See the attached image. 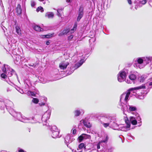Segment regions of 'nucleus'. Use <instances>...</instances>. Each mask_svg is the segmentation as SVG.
Segmentation results:
<instances>
[{
	"label": "nucleus",
	"instance_id": "37998d69",
	"mask_svg": "<svg viewBox=\"0 0 152 152\" xmlns=\"http://www.w3.org/2000/svg\"><path fill=\"white\" fill-rule=\"evenodd\" d=\"M36 5L35 2L34 1H31V5L32 7H34Z\"/></svg>",
	"mask_w": 152,
	"mask_h": 152
},
{
	"label": "nucleus",
	"instance_id": "c85d7f7f",
	"mask_svg": "<svg viewBox=\"0 0 152 152\" xmlns=\"http://www.w3.org/2000/svg\"><path fill=\"white\" fill-rule=\"evenodd\" d=\"M63 10V9H58L57 10V15L59 17H61V12Z\"/></svg>",
	"mask_w": 152,
	"mask_h": 152
},
{
	"label": "nucleus",
	"instance_id": "f257e3e1",
	"mask_svg": "<svg viewBox=\"0 0 152 152\" xmlns=\"http://www.w3.org/2000/svg\"><path fill=\"white\" fill-rule=\"evenodd\" d=\"M9 113L14 117L16 118L17 120L23 123L31 122V121L34 120V119L37 118L39 116L38 115L34 116L32 117L29 118H27L25 116H22L20 113L16 112L14 110H12L11 112L9 111Z\"/></svg>",
	"mask_w": 152,
	"mask_h": 152
},
{
	"label": "nucleus",
	"instance_id": "f704fd0d",
	"mask_svg": "<svg viewBox=\"0 0 152 152\" xmlns=\"http://www.w3.org/2000/svg\"><path fill=\"white\" fill-rule=\"evenodd\" d=\"M36 11L37 12L41 11V12H42L44 11L43 8L41 6L38 7L36 9Z\"/></svg>",
	"mask_w": 152,
	"mask_h": 152
},
{
	"label": "nucleus",
	"instance_id": "4c0bfd02",
	"mask_svg": "<svg viewBox=\"0 0 152 152\" xmlns=\"http://www.w3.org/2000/svg\"><path fill=\"white\" fill-rule=\"evenodd\" d=\"M28 94L31 95V96H36L35 94L33 92L28 91Z\"/></svg>",
	"mask_w": 152,
	"mask_h": 152
},
{
	"label": "nucleus",
	"instance_id": "2f4dec72",
	"mask_svg": "<svg viewBox=\"0 0 152 152\" xmlns=\"http://www.w3.org/2000/svg\"><path fill=\"white\" fill-rule=\"evenodd\" d=\"M77 24H75L74 25V26L72 29H71L70 30V32L71 33H72L74 31H75L77 29Z\"/></svg>",
	"mask_w": 152,
	"mask_h": 152
},
{
	"label": "nucleus",
	"instance_id": "c756f323",
	"mask_svg": "<svg viewBox=\"0 0 152 152\" xmlns=\"http://www.w3.org/2000/svg\"><path fill=\"white\" fill-rule=\"evenodd\" d=\"M84 125L86 127L90 128L91 127V125L89 122H87L85 121H83V122Z\"/></svg>",
	"mask_w": 152,
	"mask_h": 152
},
{
	"label": "nucleus",
	"instance_id": "0e129e2a",
	"mask_svg": "<svg viewBox=\"0 0 152 152\" xmlns=\"http://www.w3.org/2000/svg\"><path fill=\"white\" fill-rule=\"evenodd\" d=\"M135 8L136 10H137V9L138 8V6L137 5H136L135 6Z\"/></svg>",
	"mask_w": 152,
	"mask_h": 152
},
{
	"label": "nucleus",
	"instance_id": "c9c22d12",
	"mask_svg": "<svg viewBox=\"0 0 152 152\" xmlns=\"http://www.w3.org/2000/svg\"><path fill=\"white\" fill-rule=\"evenodd\" d=\"M101 124H103L105 128H107V127L110 126V124H109V122L104 123Z\"/></svg>",
	"mask_w": 152,
	"mask_h": 152
},
{
	"label": "nucleus",
	"instance_id": "864d4df0",
	"mask_svg": "<svg viewBox=\"0 0 152 152\" xmlns=\"http://www.w3.org/2000/svg\"><path fill=\"white\" fill-rule=\"evenodd\" d=\"M73 37V35H71L68 37V38L69 39H72Z\"/></svg>",
	"mask_w": 152,
	"mask_h": 152
},
{
	"label": "nucleus",
	"instance_id": "393cba45",
	"mask_svg": "<svg viewBox=\"0 0 152 152\" xmlns=\"http://www.w3.org/2000/svg\"><path fill=\"white\" fill-rule=\"evenodd\" d=\"M53 34H48L46 35H41V37L43 38H48L52 36Z\"/></svg>",
	"mask_w": 152,
	"mask_h": 152
},
{
	"label": "nucleus",
	"instance_id": "13d9d810",
	"mask_svg": "<svg viewBox=\"0 0 152 152\" xmlns=\"http://www.w3.org/2000/svg\"><path fill=\"white\" fill-rule=\"evenodd\" d=\"M137 119L138 121H140L141 120V118L139 116L137 118Z\"/></svg>",
	"mask_w": 152,
	"mask_h": 152
},
{
	"label": "nucleus",
	"instance_id": "8fccbe9b",
	"mask_svg": "<svg viewBox=\"0 0 152 152\" xmlns=\"http://www.w3.org/2000/svg\"><path fill=\"white\" fill-rule=\"evenodd\" d=\"M97 148L98 149L100 148V145L99 143H98L97 145Z\"/></svg>",
	"mask_w": 152,
	"mask_h": 152
},
{
	"label": "nucleus",
	"instance_id": "dca6fc26",
	"mask_svg": "<svg viewBox=\"0 0 152 152\" xmlns=\"http://www.w3.org/2000/svg\"><path fill=\"white\" fill-rule=\"evenodd\" d=\"M65 143L68 147H69V144L72 142V139L71 138L69 134L67 135L65 138Z\"/></svg>",
	"mask_w": 152,
	"mask_h": 152
},
{
	"label": "nucleus",
	"instance_id": "774afa93",
	"mask_svg": "<svg viewBox=\"0 0 152 152\" xmlns=\"http://www.w3.org/2000/svg\"><path fill=\"white\" fill-rule=\"evenodd\" d=\"M66 1L67 2H70V0H66Z\"/></svg>",
	"mask_w": 152,
	"mask_h": 152
},
{
	"label": "nucleus",
	"instance_id": "a878e982",
	"mask_svg": "<svg viewBox=\"0 0 152 152\" xmlns=\"http://www.w3.org/2000/svg\"><path fill=\"white\" fill-rule=\"evenodd\" d=\"M136 76L134 74H131L129 76V78L132 80H134L136 79Z\"/></svg>",
	"mask_w": 152,
	"mask_h": 152
},
{
	"label": "nucleus",
	"instance_id": "c03bdc74",
	"mask_svg": "<svg viewBox=\"0 0 152 152\" xmlns=\"http://www.w3.org/2000/svg\"><path fill=\"white\" fill-rule=\"evenodd\" d=\"M13 45H14L12 44V46H11V49L10 50H14L15 48L13 46H14L15 47L16 46L15 45V44H13Z\"/></svg>",
	"mask_w": 152,
	"mask_h": 152
},
{
	"label": "nucleus",
	"instance_id": "0eeeda50",
	"mask_svg": "<svg viewBox=\"0 0 152 152\" xmlns=\"http://www.w3.org/2000/svg\"><path fill=\"white\" fill-rule=\"evenodd\" d=\"M129 120L128 118L126 117L125 119V121L127 126L126 127V129H128L130 128V122L133 125H135L137 123V122L135 118L133 116H130L129 118Z\"/></svg>",
	"mask_w": 152,
	"mask_h": 152
},
{
	"label": "nucleus",
	"instance_id": "603ef678",
	"mask_svg": "<svg viewBox=\"0 0 152 152\" xmlns=\"http://www.w3.org/2000/svg\"><path fill=\"white\" fill-rule=\"evenodd\" d=\"M77 150L78 152H82V149H79L78 148L77 149Z\"/></svg>",
	"mask_w": 152,
	"mask_h": 152
},
{
	"label": "nucleus",
	"instance_id": "4be33fe9",
	"mask_svg": "<svg viewBox=\"0 0 152 152\" xmlns=\"http://www.w3.org/2000/svg\"><path fill=\"white\" fill-rule=\"evenodd\" d=\"M69 31V29H64L62 31H61L58 34L59 36H61L63 35L66 34Z\"/></svg>",
	"mask_w": 152,
	"mask_h": 152
},
{
	"label": "nucleus",
	"instance_id": "338daca9",
	"mask_svg": "<svg viewBox=\"0 0 152 152\" xmlns=\"http://www.w3.org/2000/svg\"><path fill=\"white\" fill-rule=\"evenodd\" d=\"M28 131L29 132H30V130H31V129L30 128H28Z\"/></svg>",
	"mask_w": 152,
	"mask_h": 152
},
{
	"label": "nucleus",
	"instance_id": "bf43d9fd",
	"mask_svg": "<svg viewBox=\"0 0 152 152\" xmlns=\"http://www.w3.org/2000/svg\"><path fill=\"white\" fill-rule=\"evenodd\" d=\"M11 91V90L9 88H7V92H9Z\"/></svg>",
	"mask_w": 152,
	"mask_h": 152
},
{
	"label": "nucleus",
	"instance_id": "ea45409f",
	"mask_svg": "<svg viewBox=\"0 0 152 152\" xmlns=\"http://www.w3.org/2000/svg\"><path fill=\"white\" fill-rule=\"evenodd\" d=\"M108 140V137L107 135H106L105 137V139L104 140H103L102 141V142H106Z\"/></svg>",
	"mask_w": 152,
	"mask_h": 152
},
{
	"label": "nucleus",
	"instance_id": "423d86ee",
	"mask_svg": "<svg viewBox=\"0 0 152 152\" xmlns=\"http://www.w3.org/2000/svg\"><path fill=\"white\" fill-rule=\"evenodd\" d=\"M49 128L52 132V136L53 138H59L61 137V135H59V131L56 126H54L50 127L49 126Z\"/></svg>",
	"mask_w": 152,
	"mask_h": 152
},
{
	"label": "nucleus",
	"instance_id": "6e6d98bb",
	"mask_svg": "<svg viewBox=\"0 0 152 152\" xmlns=\"http://www.w3.org/2000/svg\"><path fill=\"white\" fill-rule=\"evenodd\" d=\"M27 81H28V80H25L24 83H26L27 85H28Z\"/></svg>",
	"mask_w": 152,
	"mask_h": 152
},
{
	"label": "nucleus",
	"instance_id": "052dcab7",
	"mask_svg": "<svg viewBox=\"0 0 152 152\" xmlns=\"http://www.w3.org/2000/svg\"><path fill=\"white\" fill-rule=\"evenodd\" d=\"M50 42L48 41H47L46 42V44L47 45H48L50 44Z\"/></svg>",
	"mask_w": 152,
	"mask_h": 152
},
{
	"label": "nucleus",
	"instance_id": "1a4fd4ad",
	"mask_svg": "<svg viewBox=\"0 0 152 152\" xmlns=\"http://www.w3.org/2000/svg\"><path fill=\"white\" fill-rule=\"evenodd\" d=\"M14 61L16 64L18 65L21 63V64L25 63L26 60L24 57H21L20 55H16L14 56L13 57Z\"/></svg>",
	"mask_w": 152,
	"mask_h": 152
},
{
	"label": "nucleus",
	"instance_id": "5fc2aeb1",
	"mask_svg": "<svg viewBox=\"0 0 152 152\" xmlns=\"http://www.w3.org/2000/svg\"><path fill=\"white\" fill-rule=\"evenodd\" d=\"M29 65L30 66H33L34 67H35L36 66V65H35L34 64H29Z\"/></svg>",
	"mask_w": 152,
	"mask_h": 152
},
{
	"label": "nucleus",
	"instance_id": "680f3d73",
	"mask_svg": "<svg viewBox=\"0 0 152 152\" xmlns=\"http://www.w3.org/2000/svg\"><path fill=\"white\" fill-rule=\"evenodd\" d=\"M72 151L73 152H78V151H77V150H74V149H73L72 150Z\"/></svg>",
	"mask_w": 152,
	"mask_h": 152
},
{
	"label": "nucleus",
	"instance_id": "3c124183",
	"mask_svg": "<svg viewBox=\"0 0 152 152\" xmlns=\"http://www.w3.org/2000/svg\"><path fill=\"white\" fill-rule=\"evenodd\" d=\"M127 2H128V4H130V5H131L132 4V1H131V0H127Z\"/></svg>",
	"mask_w": 152,
	"mask_h": 152
},
{
	"label": "nucleus",
	"instance_id": "09e8293b",
	"mask_svg": "<svg viewBox=\"0 0 152 152\" xmlns=\"http://www.w3.org/2000/svg\"><path fill=\"white\" fill-rule=\"evenodd\" d=\"M45 103L43 102H41V103H39V105L41 106H44L45 105Z\"/></svg>",
	"mask_w": 152,
	"mask_h": 152
},
{
	"label": "nucleus",
	"instance_id": "f3484780",
	"mask_svg": "<svg viewBox=\"0 0 152 152\" xmlns=\"http://www.w3.org/2000/svg\"><path fill=\"white\" fill-rule=\"evenodd\" d=\"M121 110L123 111L124 113L125 111H129V105H128L127 104V103H124L123 102H122V103H121Z\"/></svg>",
	"mask_w": 152,
	"mask_h": 152
},
{
	"label": "nucleus",
	"instance_id": "69168bd1",
	"mask_svg": "<svg viewBox=\"0 0 152 152\" xmlns=\"http://www.w3.org/2000/svg\"><path fill=\"white\" fill-rule=\"evenodd\" d=\"M130 81H128V80H127V83H131L129 82Z\"/></svg>",
	"mask_w": 152,
	"mask_h": 152
},
{
	"label": "nucleus",
	"instance_id": "473e14b6",
	"mask_svg": "<svg viewBox=\"0 0 152 152\" xmlns=\"http://www.w3.org/2000/svg\"><path fill=\"white\" fill-rule=\"evenodd\" d=\"M15 29L16 31L18 34L19 35L21 34V30L19 27L18 26H16L15 27Z\"/></svg>",
	"mask_w": 152,
	"mask_h": 152
},
{
	"label": "nucleus",
	"instance_id": "6ab92c4d",
	"mask_svg": "<svg viewBox=\"0 0 152 152\" xmlns=\"http://www.w3.org/2000/svg\"><path fill=\"white\" fill-rule=\"evenodd\" d=\"M110 116H102L100 119L101 123L109 122Z\"/></svg>",
	"mask_w": 152,
	"mask_h": 152
},
{
	"label": "nucleus",
	"instance_id": "49530a36",
	"mask_svg": "<svg viewBox=\"0 0 152 152\" xmlns=\"http://www.w3.org/2000/svg\"><path fill=\"white\" fill-rule=\"evenodd\" d=\"M1 28L3 30V31L4 32L5 31V30H6V28L4 26H1Z\"/></svg>",
	"mask_w": 152,
	"mask_h": 152
},
{
	"label": "nucleus",
	"instance_id": "f8f14e48",
	"mask_svg": "<svg viewBox=\"0 0 152 152\" xmlns=\"http://www.w3.org/2000/svg\"><path fill=\"white\" fill-rule=\"evenodd\" d=\"M84 15V8L82 5L80 6L78 8L77 16V22H79Z\"/></svg>",
	"mask_w": 152,
	"mask_h": 152
},
{
	"label": "nucleus",
	"instance_id": "b1692460",
	"mask_svg": "<svg viewBox=\"0 0 152 152\" xmlns=\"http://www.w3.org/2000/svg\"><path fill=\"white\" fill-rule=\"evenodd\" d=\"M34 29L37 31H41L43 29L38 25L35 26L34 27Z\"/></svg>",
	"mask_w": 152,
	"mask_h": 152
},
{
	"label": "nucleus",
	"instance_id": "6e6552de",
	"mask_svg": "<svg viewBox=\"0 0 152 152\" xmlns=\"http://www.w3.org/2000/svg\"><path fill=\"white\" fill-rule=\"evenodd\" d=\"M110 119L109 122L110 127L113 129H120V128H118L119 125L116 123V119L114 117H110Z\"/></svg>",
	"mask_w": 152,
	"mask_h": 152
},
{
	"label": "nucleus",
	"instance_id": "bb28decb",
	"mask_svg": "<svg viewBox=\"0 0 152 152\" xmlns=\"http://www.w3.org/2000/svg\"><path fill=\"white\" fill-rule=\"evenodd\" d=\"M136 109H137L135 107L129 105V111H135Z\"/></svg>",
	"mask_w": 152,
	"mask_h": 152
},
{
	"label": "nucleus",
	"instance_id": "a211bd4d",
	"mask_svg": "<svg viewBox=\"0 0 152 152\" xmlns=\"http://www.w3.org/2000/svg\"><path fill=\"white\" fill-rule=\"evenodd\" d=\"M69 64V63L68 62L64 61L61 62L59 64V66L60 69L64 70L66 68L67 66Z\"/></svg>",
	"mask_w": 152,
	"mask_h": 152
},
{
	"label": "nucleus",
	"instance_id": "4d7b16f0",
	"mask_svg": "<svg viewBox=\"0 0 152 152\" xmlns=\"http://www.w3.org/2000/svg\"><path fill=\"white\" fill-rule=\"evenodd\" d=\"M148 85L149 86H152V82H149V83H148Z\"/></svg>",
	"mask_w": 152,
	"mask_h": 152
},
{
	"label": "nucleus",
	"instance_id": "cd10ccee",
	"mask_svg": "<svg viewBox=\"0 0 152 152\" xmlns=\"http://www.w3.org/2000/svg\"><path fill=\"white\" fill-rule=\"evenodd\" d=\"M140 2V4L139 6V7H140L142 6V5L145 4L147 2V0H142V1L138 0Z\"/></svg>",
	"mask_w": 152,
	"mask_h": 152
},
{
	"label": "nucleus",
	"instance_id": "9b49d317",
	"mask_svg": "<svg viewBox=\"0 0 152 152\" xmlns=\"http://www.w3.org/2000/svg\"><path fill=\"white\" fill-rule=\"evenodd\" d=\"M127 72V71H125L124 70L120 72L119 73L118 76V81L120 82L124 81L126 79V74Z\"/></svg>",
	"mask_w": 152,
	"mask_h": 152
},
{
	"label": "nucleus",
	"instance_id": "20e7f679",
	"mask_svg": "<svg viewBox=\"0 0 152 152\" xmlns=\"http://www.w3.org/2000/svg\"><path fill=\"white\" fill-rule=\"evenodd\" d=\"M0 109L1 110H4L5 108L9 112V111L11 112L12 110H13L12 107L13 106V103L8 99H6L3 100H0Z\"/></svg>",
	"mask_w": 152,
	"mask_h": 152
},
{
	"label": "nucleus",
	"instance_id": "72a5a7b5",
	"mask_svg": "<svg viewBox=\"0 0 152 152\" xmlns=\"http://www.w3.org/2000/svg\"><path fill=\"white\" fill-rule=\"evenodd\" d=\"M32 102L35 104H37L39 102V100L37 98H33L32 101Z\"/></svg>",
	"mask_w": 152,
	"mask_h": 152
},
{
	"label": "nucleus",
	"instance_id": "aec40b11",
	"mask_svg": "<svg viewBox=\"0 0 152 152\" xmlns=\"http://www.w3.org/2000/svg\"><path fill=\"white\" fill-rule=\"evenodd\" d=\"M84 113V111L82 109H77L74 111L75 116L76 117L80 115L81 113Z\"/></svg>",
	"mask_w": 152,
	"mask_h": 152
},
{
	"label": "nucleus",
	"instance_id": "412c9836",
	"mask_svg": "<svg viewBox=\"0 0 152 152\" xmlns=\"http://www.w3.org/2000/svg\"><path fill=\"white\" fill-rule=\"evenodd\" d=\"M16 12L18 15H20L22 13V10L21 8V6L20 4H18L15 9Z\"/></svg>",
	"mask_w": 152,
	"mask_h": 152
},
{
	"label": "nucleus",
	"instance_id": "ddd939ff",
	"mask_svg": "<svg viewBox=\"0 0 152 152\" xmlns=\"http://www.w3.org/2000/svg\"><path fill=\"white\" fill-rule=\"evenodd\" d=\"M143 65L144 67L147 64L152 61V57H143Z\"/></svg>",
	"mask_w": 152,
	"mask_h": 152
},
{
	"label": "nucleus",
	"instance_id": "58836bf2",
	"mask_svg": "<svg viewBox=\"0 0 152 152\" xmlns=\"http://www.w3.org/2000/svg\"><path fill=\"white\" fill-rule=\"evenodd\" d=\"M16 89L17 91H18L19 92H20L21 94H23L24 92L23 91L22 89H20V88L18 87H17V88H16Z\"/></svg>",
	"mask_w": 152,
	"mask_h": 152
},
{
	"label": "nucleus",
	"instance_id": "39448f33",
	"mask_svg": "<svg viewBox=\"0 0 152 152\" xmlns=\"http://www.w3.org/2000/svg\"><path fill=\"white\" fill-rule=\"evenodd\" d=\"M2 71L6 73L8 77H11L13 75H16L18 78V76L15 73V71L8 65L4 64L2 67Z\"/></svg>",
	"mask_w": 152,
	"mask_h": 152
},
{
	"label": "nucleus",
	"instance_id": "9d476101",
	"mask_svg": "<svg viewBox=\"0 0 152 152\" xmlns=\"http://www.w3.org/2000/svg\"><path fill=\"white\" fill-rule=\"evenodd\" d=\"M135 61L137 62L134 64V66L135 67H136L140 69L144 67V66H143L144 63L143 57L137 58Z\"/></svg>",
	"mask_w": 152,
	"mask_h": 152
},
{
	"label": "nucleus",
	"instance_id": "5701e85b",
	"mask_svg": "<svg viewBox=\"0 0 152 152\" xmlns=\"http://www.w3.org/2000/svg\"><path fill=\"white\" fill-rule=\"evenodd\" d=\"M54 16V14L53 12H47L45 14V16L48 18H53Z\"/></svg>",
	"mask_w": 152,
	"mask_h": 152
},
{
	"label": "nucleus",
	"instance_id": "4468645a",
	"mask_svg": "<svg viewBox=\"0 0 152 152\" xmlns=\"http://www.w3.org/2000/svg\"><path fill=\"white\" fill-rule=\"evenodd\" d=\"M90 138L91 136L90 135L85 134H83L78 137V139L79 142H81L84 140L87 139H89Z\"/></svg>",
	"mask_w": 152,
	"mask_h": 152
},
{
	"label": "nucleus",
	"instance_id": "a19ab883",
	"mask_svg": "<svg viewBox=\"0 0 152 152\" xmlns=\"http://www.w3.org/2000/svg\"><path fill=\"white\" fill-rule=\"evenodd\" d=\"M7 75L6 73H2L1 74V76L2 78H5L7 77Z\"/></svg>",
	"mask_w": 152,
	"mask_h": 152
},
{
	"label": "nucleus",
	"instance_id": "2eb2a0df",
	"mask_svg": "<svg viewBox=\"0 0 152 152\" xmlns=\"http://www.w3.org/2000/svg\"><path fill=\"white\" fill-rule=\"evenodd\" d=\"M85 58L81 59L78 62L75 64L74 66L72 68V69L74 68V70L76 69L81 66L84 62L85 61Z\"/></svg>",
	"mask_w": 152,
	"mask_h": 152
},
{
	"label": "nucleus",
	"instance_id": "de8ad7c7",
	"mask_svg": "<svg viewBox=\"0 0 152 152\" xmlns=\"http://www.w3.org/2000/svg\"><path fill=\"white\" fill-rule=\"evenodd\" d=\"M76 130L75 129L72 130V133L73 134H75L76 133Z\"/></svg>",
	"mask_w": 152,
	"mask_h": 152
},
{
	"label": "nucleus",
	"instance_id": "e433bc0d",
	"mask_svg": "<svg viewBox=\"0 0 152 152\" xmlns=\"http://www.w3.org/2000/svg\"><path fill=\"white\" fill-rule=\"evenodd\" d=\"M84 147V144L83 143H81L79 145L78 148L82 149Z\"/></svg>",
	"mask_w": 152,
	"mask_h": 152
},
{
	"label": "nucleus",
	"instance_id": "a18cd8bd",
	"mask_svg": "<svg viewBox=\"0 0 152 152\" xmlns=\"http://www.w3.org/2000/svg\"><path fill=\"white\" fill-rule=\"evenodd\" d=\"M18 152H25V151L23 150L20 148H18Z\"/></svg>",
	"mask_w": 152,
	"mask_h": 152
},
{
	"label": "nucleus",
	"instance_id": "7c9ffc66",
	"mask_svg": "<svg viewBox=\"0 0 152 152\" xmlns=\"http://www.w3.org/2000/svg\"><path fill=\"white\" fill-rule=\"evenodd\" d=\"M138 80L140 83H143L145 80V78L144 76H141L139 77L138 78Z\"/></svg>",
	"mask_w": 152,
	"mask_h": 152
},
{
	"label": "nucleus",
	"instance_id": "79ce46f5",
	"mask_svg": "<svg viewBox=\"0 0 152 152\" xmlns=\"http://www.w3.org/2000/svg\"><path fill=\"white\" fill-rule=\"evenodd\" d=\"M96 40L95 39V38H92L89 40V42L90 43L91 42H94Z\"/></svg>",
	"mask_w": 152,
	"mask_h": 152
},
{
	"label": "nucleus",
	"instance_id": "e2e57ef3",
	"mask_svg": "<svg viewBox=\"0 0 152 152\" xmlns=\"http://www.w3.org/2000/svg\"><path fill=\"white\" fill-rule=\"evenodd\" d=\"M138 124H139L138 126H140L141 125V121H140V122H138Z\"/></svg>",
	"mask_w": 152,
	"mask_h": 152
},
{
	"label": "nucleus",
	"instance_id": "7ed1b4c3",
	"mask_svg": "<svg viewBox=\"0 0 152 152\" xmlns=\"http://www.w3.org/2000/svg\"><path fill=\"white\" fill-rule=\"evenodd\" d=\"M145 88V86L144 85H142L139 86L131 88L129 89L128 92L126 93H123L121 96L120 101L122 103V101L123 100L125 103H126L129 100V96L130 94V91Z\"/></svg>",
	"mask_w": 152,
	"mask_h": 152
},
{
	"label": "nucleus",
	"instance_id": "f03ea898",
	"mask_svg": "<svg viewBox=\"0 0 152 152\" xmlns=\"http://www.w3.org/2000/svg\"><path fill=\"white\" fill-rule=\"evenodd\" d=\"M50 110L47 111L44 114L42 115V117H41L40 115H38L39 116L37 118L34 119V120H32L31 121V123H34L37 122L40 123V121L41 120L43 123V125L46 126H49L48 124L47 123L46 121L49 119L50 118Z\"/></svg>",
	"mask_w": 152,
	"mask_h": 152
}]
</instances>
